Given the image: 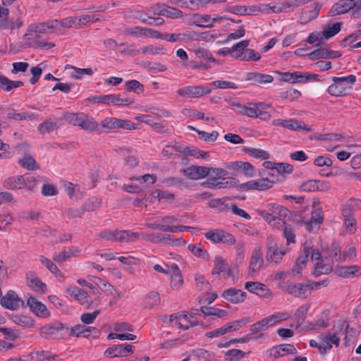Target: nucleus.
<instances>
[{
    "label": "nucleus",
    "instance_id": "1",
    "mask_svg": "<svg viewBox=\"0 0 361 361\" xmlns=\"http://www.w3.org/2000/svg\"><path fill=\"white\" fill-rule=\"evenodd\" d=\"M334 82L327 89L328 92L335 97H343L351 90V85L355 83L356 78L354 75L345 77H333Z\"/></svg>",
    "mask_w": 361,
    "mask_h": 361
},
{
    "label": "nucleus",
    "instance_id": "2",
    "mask_svg": "<svg viewBox=\"0 0 361 361\" xmlns=\"http://www.w3.org/2000/svg\"><path fill=\"white\" fill-rule=\"evenodd\" d=\"M352 10V16L355 18L361 16V0H341L335 4L330 10L331 16L345 13Z\"/></svg>",
    "mask_w": 361,
    "mask_h": 361
},
{
    "label": "nucleus",
    "instance_id": "3",
    "mask_svg": "<svg viewBox=\"0 0 361 361\" xmlns=\"http://www.w3.org/2000/svg\"><path fill=\"white\" fill-rule=\"evenodd\" d=\"M69 327L66 326L61 322H55L50 325H46L40 329V334L42 337L47 339H60L62 335L59 333L65 331L66 333L68 331Z\"/></svg>",
    "mask_w": 361,
    "mask_h": 361
},
{
    "label": "nucleus",
    "instance_id": "4",
    "mask_svg": "<svg viewBox=\"0 0 361 361\" xmlns=\"http://www.w3.org/2000/svg\"><path fill=\"white\" fill-rule=\"evenodd\" d=\"M285 254V251L279 250L278 244L274 238L271 235L269 236L267 242V261L274 262L275 264H279Z\"/></svg>",
    "mask_w": 361,
    "mask_h": 361
},
{
    "label": "nucleus",
    "instance_id": "5",
    "mask_svg": "<svg viewBox=\"0 0 361 361\" xmlns=\"http://www.w3.org/2000/svg\"><path fill=\"white\" fill-rule=\"evenodd\" d=\"M93 101L102 103L107 105L128 106L133 104L134 100L129 98H121L120 94H106L102 96H96L92 99Z\"/></svg>",
    "mask_w": 361,
    "mask_h": 361
},
{
    "label": "nucleus",
    "instance_id": "6",
    "mask_svg": "<svg viewBox=\"0 0 361 361\" xmlns=\"http://www.w3.org/2000/svg\"><path fill=\"white\" fill-rule=\"evenodd\" d=\"M23 25V22L20 18H11L9 17V10L7 8L0 6V28L6 30H13L20 28Z\"/></svg>",
    "mask_w": 361,
    "mask_h": 361
},
{
    "label": "nucleus",
    "instance_id": "7",
    "mask_svg": "<svg viewBox=\"0 0 361 361\" xmlns=\"http://www.w3.org/2000/svg\"><path fill=\"white\" fill-rule=\"evenodd\" d=\"M35 180V176L27 173L26 177L23 176H17L16 177H9L6 178L3 183V186L7 190L22 189L30 183Z\"/></svg>",
    "mask_w": 361,
    "mask_h": 361
},
{
    "label": "nucleus",
    "instance_id": "8",
    "mask_svg": "<svg viewBox=\"0 0 361 361\" xmlns=\"http://www.w3.org/2000/svg\"><path fill=\"white\" fill-rule=\"evenodd\" d=\"M180 173L191 180H198L207 177L211 173V169L202 166H191L180 169Z\"/></svg>",
    "mask_w": 361,
    "mask_h": 361
},
{
    "label": "nucleus",
    "instance_id": "9",
    "mask_svg": "<svg viewBox=\"0 0 361 361\" xmlns=\"http://www.w3.org/2000/svg\"><path fill=\"white\" fill-rule=\"evenodd\" d=\"M226 168L238 173H241L248 178H251L255 176L254 166L247 161H231L226 164Z\"/></svg>",
    "mask_w": 361,
    "mask_h": 361
},
{
    "label": "nucleus",
    "instance_id": "10",
    "mask_svg": "<svg viewBox=\"0 0 361 361\" xmlns=\"http://www.w3.org/2000/svg\"><path fill=\"white\" fill-rule=\"evenodd\" d=\"M272 124L276 126H281L292 130H305L307 132L312 131V128H307L303 121L295 119H275L272 121Z\"/></svg>",
    "mask_w": 361,
    "mask_h": 361
},
{
    "label": "nucleus",
    "instance_id": "11",
    "mask_svg": "<svg viewBox=\"0 0 361 361\" xmlns=\"http://www.w3.org/2000/svg\"><path fill=\"white\" fill-rule=\"evenodd\" d=\"M341 55L340 51L331 50L326 47H319L311 51L308 56L310 60L314 61L319 59H333L339 58Z\"/></svg>",
    "mask_w": 361,
    "mask_h": 361
},
{
    "label": "nucleus",
    "instance_id": "12",
    "mask_svg": "<svg viewBox=\"0 0 361 361\" xmlns=\"http://www.w3.org/2000/svg\"><path fill=\"white\" fill-rule=\"evenodd\" d=\"M211 92L210 89H207L203 86H188L179 89L177 93L181 97H190L192 98H198L204 94H207Z\"/></svg>",
    "mask_w": 361,
    "mask_h": 361
},
{
    "label": "nucleus",
    "instance_id": "13",
    "mask_svg": "<svg viewBox=\"0 0 361 361\" xmlns=\"http://www.w3.org/2000/svg\"><path fill=\"white\" fill-rule=\"evenodd\" d=\"M245 288L249 292L256 294L262 298H268L271 295V291L268 287L258 281H248L245 284Z\"/></svg>",
    "mask_w": 361,
    "mask_h": 361
},
{
    "label": "nucleus",
    "instance_id": "14",
    "mask_svg": "<svg viewBox=\"0 0 361 361\" xmlns=\"http://www.w3.org/2000/svg\"><path fill=\"white\" fill-rule=\"evenodd\" d=\"M20 302L23 304V301L21 300L18 295L13 290H9L7 293L1 298V305L6 309L9 310H17L20 307Z\"/></svg>",
    "mask_w": 361,
    "mask_h": 361
},
{
    "label": "nucleus",
    "instance_id": "15",
    "mask_svg": "<svg viewBox=\"0 0 361 361\" xmlns=\"http://www.w3.org/2000/svg\"><path fill=\"white\" fill-rule=\"evenodd\" d=\"M27 305L30 307V310L37 317L46 318L49 316V312L47 307L38 301L34 296H30L27 301Z\"/></svg>",
    "mask_w": 361,
    "mask_h": 361
},
{
    "label": "nucleus",
    "instance_id": "16",
    "mask_svg": "<svg viewBox=\"0 0 361 361\" xmlns=\"http://www.w3.org/2000/svg\"><path fill=\"white\" fill-rule=\"evenodd\" d=\"M264 264L263 255L260 246L255 247L250 257L249 274H253L259 271Z\"/></svg>",
    "mask_w": 361,
    "mask_h": 361
},
{
    "label": "nucleus",
    "instance_id": "17",
    "mask_svg": "<svg viewBox=\"0 0 361 361\" xmlns=\"http://www.w3.org/2000/svg\"><path fill=\"white\" fill-rule=\"evenodd\" d=\"M271 357L278 358L282 357L284 353L295 355L298 353L295 346L292 344H281L271 348L269 351Z\"/></svg>",
    "mask_w": 361,
    "mask_h": 361
},
{
    "label": "nucleus",
    "instance_id": "18",
    "mask_svg": "<svg viewBox=\"0 0 361 361\" xmlns=\"http://www.w3.org/2000/svg\"><path fill=\"white\" fill-rule=\"evenodd\" d=\"M246 293L240 289L231 288L224 291L222 296L233 304L243 302L246 298Z\"/></svg>",
    "mask_w": 361,
    "mask_h": 361
},
{
    "label": "nucleus",
    "instance_id": "19",
    "mask_svg": "<svg viewBox=\"0 0 361 361\" xmlns=\"http://www.w3.org/2000/svg\"><path fill=\"white\" fill-rule=\"evenodd\" d=\"M313 210L312 212L311 220L310 222H307V229L308 231L311 232L312 230V224L314 223L315 224H322L324 221V213L322 207H320V203L319 201H314L313 202Z\"/></svg>",
    "mask_w": 361,
    "mask_h": 361
},
{
    "label": "nucleus",
    "instance_id": "20",
    "mask_svg": "<svg viewBox=\"0 0 361 361\" xmlns=\"http://www.w3.org/2000/svg\"><path fill=\"white\" fill-rule=\"evenodd\" d=\"M300 188L301 190L305 192L324 191L329 190V184L326 182H320L318 180L310 179L303 183Z\"/></svg>",
    "mask_w": 361,
    "mask_h": 361
},
{
    "label": "nucleus",
    "instance_id": "21",
    "mask_svg": "<svg viewBox=\"0 0 361 361\" xmlns=\"http://www.w3.org/2000/svg\"><path fill=\"white\" fill-rule=\"evenodd\" d=\"M246 80L251 82L252 85H262L272 82L274 78L271 75L252 72L247 74Z\"/></svg>",
    "mask_w": 361,
    "mask_h": 361
},
{
    "label": "nucleus",
    "instance_id": "22",
    "mask_svg": "<svg viewBox=\"0 0 361 361\" xmlns=\"http://www.w3.org/2000/svg\"><path fill=\"white\" fill-rule=\"evenodd\" d=\"M27 284L32 290L37 293H44L47 289V285L32 272L27 274Z\"/></svg>",
    "mask_w": 361,
    "mask_h": 361
},
{
    "label": "nucleus",
    "instance_id": "23",
    "mask_svg": "<svg viewBox=\"0 0 361 361\" xmlns=\"http://www.w3.org/2000/svg\"><path fill=\"white\" fill-rule=\"evenodd\" d=\"M214 264V268L212 271V275H219L221 273H223L224 276H231L232 275L231 267L222 257L219 256L216 257Z\"/></svg>",
    "mask_w": 361,
    "mask_h": 361
},
{
    "label": "nucleus",
    "instance_id": "24",
    "mask_svg": "<svg viewBox=\"0 0 361 361\" xmlns=\"http://www.w3.org/2000/svg\"><path fill=\"white\" fill-rule=\"evenodd\" d=\"M308 285L305 283H292L285 287V290L296 298H306Z\"/></svg>",
    "mask_w": 361,
    "mask_h": 361
},
{
    "label": "nucleus",
    "instance_id": "25",
    "mask_svg": "<svg viewBox=\"0 0 361 361\" xmlns=\"http://www.w3.org/2000/svg\"><path fill=\"white\" fill-rule=\"evenodd\" d=\"M314 8L312 11L302 10L300 16V23L302 24L307 23L308 22L317 18L319 16V11L322 8V4L315 2L313 4Z\"/></svg>",
    "mask_w": 361,
    "mask_h": 361
},
{
    "label": "nucleus",
    "instance_id": "26",
    "mask_svg": "<svg viewBox=\"0 0 361 361\" xmlns=\"http://www.w3.org/2000/svg\"><path fill=\"white\" fill-rule=\"evenodd\" d=\"M361 269L357 265L343 266L335 269V272L339 276L343 278L353 277L359 272V276L361 275Z\"/></svg>",
    "mask_w": 361,
    "mask_h": 361
},
{
    "label": "nucleus",
    "instance_id": "27",
    "mask_svg": "<svg viewBox=\"0 0 361 361\" xmlns=\"http://www.w3.org/2000/svg\"><path fill=\"white\" fill-rule=\"evenodd\" d=\"M311 246L307 242H306L303 245L304 254L303 255L299 257L295 262V266L293 268L292 271L296 272V274H300V270H302L307 264V258L310 253V250L311 249Z\"/></svg>",
    "mask_w": 361,
    "mask_h": 361
},
{
    "label": "nucleus",
    "instance_id": "28",
    "mask_svg": "<svg viewBox=\"0 0 361 361\" xmlns=\"http://www.w3.org/2000/svg\"><path fill=\"white\" fill-rule=\"evenodd\" d=\"M59 21L57 20H49L46 23H41L38 25H32L30 31L35 34L44 33L48 29H56L59 26Z\"/></svg>",
    "mask_w": 361,
    "mask_h": 361
},
{
    "label": "nucleus",
    "instance_id": "29",
    "mask_svg": "<svg viewBox=\"0 0 361 361\" xmlns=\"http://www.w3.org/2000/svg\"><path fill=\"white\" fill-rule=\"evenodd\" d=\"M140 238V234L137 232L130 231L116 230V241L119 242H130L135 241Z\"/></svg>",
    "mask_w": 361,
    "mask_h": 361
},
{
    "label": "nucleus",
    "instance_id": "30",
    "mask_svg": "<svg viewBox=\"0 0 361 361\" xmlns=\"http://www.w3.org/2000/svg\"><path fill=\"white\" fill-rule=\"evenodd\" d=\"M191 32H186L184 33H164L163 39L170 42H185L187 41L190 40Z\"/></svg>",
    "mask_w": 361,
    "mask_h": 361
},
{
    "label": "nucleus",
    "instance_id": "31",
    "mask_svg": "<svg viewBox=\"0 0 361 361\" xmlns=\"http://www.w3.org/2000/svg\"><path fill=\"white\" fill-rule=\"evenodd\" d=\"M171 269V286L173 289H179L183 283V279L180 270L176 264L172 265Z\"/></svg>",
    "mask_w": 361,
    "mask_h": 361
},
{
    "label": "nucleus",
    "instance_id": "32",
    "mask_svg": "<svg viewBox=\"0 0 361 361\" xmlns=\"http://www.w3.org/2000/svg\"><path fill=\"white\" fill-rule=\"evenodd\" d=\"M161 302L159 294L157 291H150L144 299L145 308L152 309L159 305Z\"/></svg>",
    "mask_w": 361,
    "mask_h": 361
},
{
    "label": "nucleus",
    "instance_id": "33",
    "mask_svg": "<svg viewBox=\"0 0 361 361\" xmlns=\"http://www.w3.org/2000/svg\"><path fill=\"white\" fill-rule=\"evenodd\" d=\"M250 322V319L248 317H245L240 319L226 323L224 326L227 333L237 331L239 329L246 326Z\"/></svg>",
    "mask_w": 361,
    "mask_h": 361
},
{
    "label": "nucleus",
    "instance_id": "34",
    "mask_svg": "<svg viewBox=\"0 0 361 361\" xmlns=\"http://www.w3.org/2000/svg\"><path fill=\"white\" fill-rule=\"evenodd\" d=\"M18 164L23 168L34 171L39 169V164H37L35 159L29 154H25L23 159L18 160Z\"/></svg>",
    "mask_w": 361,
    "mask_h": 361
},
{
    "label": "nucleus",
    "instance_id": "35",
    "mask_svg": "<svg viewBox=\"0 0 361 361\" xmlns=\"http://www.w3.org/2000/svg\"><path fill=\"white\" fill-rule=\"evenodd\" d=\"M271 109V106L264 103H257L255 118H259L262 120H268L271 118V114L267 110Z\"/></svg>",
    "mask_w": 361,
    "mask_h": 361
},
{
    "label": "nucleus",
    "instance_id": "36",
    "mask_svg": "<svg viewBox=\"0 0 361 361\" xmlns=\"http://www.w3.org/2000/svg\"><path fill=\"white\" fill-rule=\"evenodd\" d=\"M80 127L82 129L89 131H95L99 128L98 123L92 117L84 114V117L82 118Z\"/></svg>",
    "mask_w": 361,
    "mask_h": 361
},
{
    "label": "nucleus",
    "instance_id": "37",
    "mask_svg": "<svg viewBox=\"0 0 361 361\" xmlns=\"http://www.w3.org/2000/svg\"><path fill=\"white\" fill-rule=\"evenodd\" d=\"M271 326L267 317L262 319L251 325L250 331L251 334H256L257 333L266 331L269 327Z\"/></svg>",
    "mask_w": 361,
    "mask_h": 361
},
{
    "label": "nucleus",
    "instance_id": "38",
    "mask_svg": "<svg viewBox=\"0 0 361 361\" xmlns=\"http://www.w3.org/2000/svg\"><path fill=\"white\" fill-rule=\"evenodd\" d=\"M145 240L154 243H165L166 244H170L168 242V240L171 239L170 235H162L161 233H152V234H145L142 236Z\"/></svg>",
    "mask_w": 361,
    "mask_h": 361
},
{
    "label": "nucleus",
    "instance_id": "39",
    "mask_svg": "<svg viewBox=\"0 0 361 361\" xmlns=\"http://www.w3.org/2000/svg\"><path fill=\"white\" fill-rule=\"evenodd\" d=\"M228 199V197L212 199L209 201V207L211 208L217 209L219 212L229 211V207L231 204L225 203L226 200Z\"/></svg>",
    "mask_w": 361,
    "mask_h": 361
},
{
    "label": "nucleus",
    "instance_id": "40",
    "mask_svg": "<svg viewBox=\"0 0 361 361\" xmlns=\"http://www.w3.org/2000/svg\"><path fill=\"white\" fill-rule=\"evenodd\" d=\"M341 25V23H336L332 25H328L322 31V37L328 39L334 37L340 32Z\"/></svg>",
    "mask_w": 361,
    "mask_h": 361
},
{
    "label": "nucleus",
    "instance_id": "41",
    "mask_svg": "<svg viewBox=\"0 0 361 361\" xmlns=\"http://www.w3.org/2000/svg\"><path fill=\"white\" fill-rule=\"evenodd\" d=\"M243 151L257 159H267L269 158V153L262 149L244 147Z\"/></svg>",
    "mask_w": 361,
    "mask_h": 361
},
{
    "label": "nucleus",
    "instance_id": "42",
    "mask_svg": "<svg viewBox=\"0 0 361 361\" xmlns=\"http://www.w3.org/2000/svg\"><path fill=\"white\" fill-rule=\"evenodd\" d=\"M272 212L277 214L278 216L276 220L279 221L278 224H280L279 221L281 218L290 220V216H292L290 212L286 207L279 204H273Z\"/></svg>",
    "mask_w": 361,
    "mask_h": 361
},
{
    "label": "nucleus",
    "instance_id": "43",
    "mask_svg": "<svg viewBox=\"0 0 361 361\" xmlns=\"http://www.w3.org/2000/svg\"><path fill=\"white\" fill-rule=\"evenodd\" d=\"M217 38L216 34H211L209 32H203L198 34L196 32H191V40H203L205 42H213Z\"/></svg>",
    "mask_w": 361,
    "mask_h": 361
},
{
    "label": "nucleus",
    "instance_id": "44",
    "mask_svg": "<svg viewBox=\"0 0 361 361\" xmlns=\"http://www.w3.org/2000/svg\"><path fill=\"white\" fill-rule=\"evenodd\" d=\"M6 117L8 119H13L15 121H23L25 119L35 120L37 118V115L35 114H28L26 112L16 113L9 112L7 114Z\"/></svg>",
    "mask_w": 361,
    "mask_h": 361
},
{
    "label": "nucleus",
    "instance_id": "45",
    "mask_svg": "<svg viewBox=\"0 0 361 361\" xmlns=\"http://www.w3.org/2000/svg\"><path fill=\"white\" fill-rule=\"evenodd\" d=\"M162 16L166 18L176 19L182 17L183 16V13L178 8L164 4Z\"/></svg>",
    "mask_w": 361,
    "mask_h": 361
},
{
    "label": "nucleus",
    "instance_id": "46",
    "mask_svg": "<svg viewBox=\"0 0 361 361\" xmlns=\"http://www.w3.org/2000/svg\"><path fill=\"white\" fill-rule=\"evenodd\" d=\"M39 35L35 34V37L32 38V41L29 43V46L33 48H44L46 49H49L55 47V44L54 42H45L44 41H40L39 39Z\"/></svg>",
    "mask_w": 361,
    "mask_h": 361
},
{
    "label": "nucleus",
    "instance_id": "47",
    "mask_svg": "<svg viewBox=\"0 0 361 361\" xmlns=\"http://www.w3.org/2000/svg\"><path fill=\"white\" fill-rule=\"evenodd\" d=\"M188 250L195 256L204 260L209 259V255L206 250L202 249L199 245H189Z\"/></svg>",
    "mask_w": 361,
    "mask_h": 361
},
{
    "label": "nucleus",
    "instance_id": "48",
    "mask_svg": "<svg viewBox=\"0 0 361 361\" xmlns=\"http://www.w3.org/2000/svg\"><path fill=\"white\" fill-rule=\"evenodd\" d=\"M104 355L109 357H124L122 344L114 345L107 348L104 352Z\"/></svg>",
    "mask_w": 361,
    "mask_h": 361
},
{
    "label": "nucleus",
    "instance_id": "49",
    "mask_svg": "<svg viewBox=\"0 0 361 361\" xmlns=\"http://www.w3.org/2000/svg\"><path fill=\"white\" fill-rule=\"evenodd\" d=\"M126 92H134L137 94H141L144 92V86L139 81L132 80L125 84Z\"/></svg>",
    "mask_w": 361,
    "mask_h": 361
},
{
    "label": "nucleus",
    "instance_id": "50",
    "mask_svg": "<svg viewBox=\"0 0 361 361\" xmlns=\"http://www.w3.org/2000/svg\"><path fill=\"white\" fill-rule=\"evenodd\" d=\"M68 331H70L69 335L72 336H84L88 338L89 334H86L87 326L82 324H77L73 327H70Z\"/></svg>",
    "mask_w": 361,
    "mask_h": 361
},
{
    "label": "nucleus",
    "instance_id": "51",
    "mask_svg": "<svg viewBox=\"0 0 361 361\" xmlns=\"http://www.w3.org/2000/svg\"><path fill=\"white\" fill-rule=\"evenodd\" d=\"M37 128L40 133H50L56 130L58 128V125L56 123L48 119L44 123L39 124Z\"/></svg>",
    "mask_w": 361,
    "mask_h": 361
},
{
    "label": "nucleus",
    "instance_id": "52",
    "mask_svg": "<svg viewBox=\"0 0 361 361\" xmlns=\"http://www.w3.org/2000/svg\"><path fill=\"white\" fill-rule=\"evenodd\" d=\"M310 306L309 305H304L300 306L295 312V316L297 319L298 326H300L303 324L306 314L310 309Z\"/></svg>",
    "mask_w": 361,
    "mask_h": 361
},
{
    "label": "nucleus",
    "instance_id": "53",
    "mask_svg": "<svg viewBox=\"0 0 361 361\" xmlns=\"http://www.w3.org/2000/svg\"><path fill=\"white\" fill-rule=\"evenodd\" d=\"M343 138L341 134L339 133H326L319 134L316 133L310 136V139H315L317 140H339Z\"/></svg>",
    "mask_w": 361,
    "mask_h": 361
},
{
    "label": "nucleus",
    "instance_id": "54",
    "mask_svg": "<svg viewBox=\"0 0 361 361\" xmlns=\"http://www.w3.org/2000/svg\"><path fill=\"white\" fill-rule=\"evenodd\" d=\"M281 230L283 232V236L286 238L287 243H295V235L293 232V229L290 226H287L285 223V220L282 221V225L281 226Z\"/></svg>",
    "mask_w": 361,
    "mask_h": 361
},
{
    "label": "nucleus",
    "instance_id": "55",
    "mask_svg": "<svg viewBox=\"0 0 361 361\" xmlns=\"http://www.w3.org/2000/svg\"><path fill=\"white\" fill-rule=\"evenodd\" d=\"M13 322L18 325L25 327H32L35 324V322L33 319L24 315L14 316Z\"/></svg>",
    "mask_w": 361,
    "mask_h": 361
},
{
    "label": "nucleus",
    "instance_id": "56",
    "mask_svg": "<svg viewBox=\"0 0 361 361\" xmlns=\"http://www.w3.org/2000/svg\"><path fill=\"white\" fill-rule=\"evenodd\" d=\"M82 117H84V113H68L64 116L66 121L78 126H80Z\"/></svg>",
    "mask_w": 361,
    "mask_h": 361
},
{
    "label": "nucleus",
    "instance_id": "57",
    "mask_svg": "<svg viewBox=\"0 0 361 361\" xmlns=\"http://www.w3.org/2000/svg\"><path fill=\"white\" fill-rule=\"evenodd\" d=\"M163 183L168 186H178L179 188L187 186L185 180L179 177H170L165 178L163 180Z\"/></svg>",
    "mask_w": 361,
    "mask_h": 361
},
{
    "label": "nucleus",
    "instance_id": "58",
    "mask_svg": "<svg viewBox=\"0 0 361 361\" xmlns=\"http://www.w3.org/2000/svg\"><path fill=\"white\" fill-rule=\"evenodd\" d=\"M32 359L37 361L51 360V353L48 350L35 351L30 354Z\"/></svg>",
    "mask_w": 361,
    "mask_h": 361
},
{
    "label": "nucleus",
    "instance_id": "59",
    "mask_svg": "<svg viewBox=\"0 0 361 361\" xmlns=\"http://www.w3.org/2000/svg\"><path fill=\"white\" fill-rule=\"evenodd\" d=\"M301 95L300 91L295 89H290L286 92L281 93V98L283 99H287L290 102L298 99Z\"/></svg>",
    "mask_w": 361,
    "mask_h": 361
},
{
    "label": "nucleus",
    "instance_id": "60",
    "mask_svg": "<svg viewBox=\"0 0 361 361\" xmlns=\"http://www.w3.org/2000/svg\"><path fill=\"white\" fill-rule=\"evenodd\" d=\"M196 286L200 290H211L212 286L209 283L205 280L204 277L201 274H196L195 277Z\"/></svg>",
    "mask_w": 361,
    "mask_h": 361
},
{
    "label": "nucleus",
    "instance_id": "61",
    "mask_svg": "<svg viewBox=\"0 0 361 361\" xmlns=\"http://www.w3.org/2000/svg\"><path fill=\"white\" fill-rule=\"evenodd\" d=\"M40 262L42 264H44L49 271H50L52 274L59 273L60 275H62V273L59 271L57 266L52 262L48 258L44 257L43 255L40 256Z\"/></svg>",
    "mask_w": 361,
    "mask_h": 361
},
{
    "label": "nucleus",
    "instance_id": "62",
    "mask_svg": "<svg viewBox=\"0 0 361 361\" xmlns=\"http://www.w3.org/2000/svg\"><path fill=\"white\" fill-rule=\"evenodd\" d=\"M245 353L241 350L231 349L226 353V356L229 357L227 358L228 361H238L245 356Z\"/></svg>",
    "mask_w": 361,
    "mask_h": 361
},
{
    "label": "nucleus",
    "instance_id": "63",
    "mask_svg": "<svg viewBox=\"0 0 361 361\" xmlns=\"http://www.w3.org/2000/svg\"><path fill=\"white\" fill-rule=\"evenodd\" d=\"M222 231L221 229L210 230L204 234L205 238L214 243H220Z\"/></svg>",
    "mask_w": 361,
    "mask_h": 361
},
{
    "label": "nucleus",
    "instance_id": "64",
    "mask_svg": "<svg viewBox=\"0 0 361 361\" xmlns=\"http://www.w3.org/2000/svg\"><path fill=\"white\" fill-rule=\"evenodd\" d=\"M100 314V310H97L92 313H84L81 315L80 319L85 324H92L97 317Z\"/></svg>",
    "mask_w": 361,
    "mask_h": 361
}]
</instances>
